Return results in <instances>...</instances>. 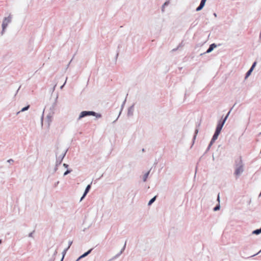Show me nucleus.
<instances>
[{
  "instance_id": "obj_21",
  "label": "nucleus",
  "mask_w": 261,
  "mask_h": 261,
  "mask_svg": "<svg viewBox=\"0 0 261 261\" xmlns=\"http://www.w3.org/2000/svg\"><path fill=\"white\" fill-rule=\"evenodd\" d=\"M70 172V170H67L64 173V175H67V174L69 173Z\"/></svg>"
},
{
  "instance_id": "obj_18",
  "label": "nucleus",
  "mask_w": 261,
  "mask_h": 261,
  "mask_svg": "<svg viewBox=\"0 0 261 261\" xmlns=\"http://www.w3.org/2000/svg\"><path fill=\"white\" fill-rule=\"evenodd\" d=\"M219 208H220V205L219 204L217 205V206H216L214 208V211H218L219 210Z\"/></svg>"
},
{
  "instance_id": "obj_4",
  "label": "nucleus",
  "mask_w": 261,
  "mask_h": 261,
  "mask_svg": "<svg viewBox=\"0 0 261 261\" xmlns=\"http://www.w3.org/2000/svg\"><path fill=\"white\" fill-rule=\"evenodd\" d=\"M206 0H201L200 5L197 8L196 11H199L201 10L205 5Z\"/></svg>"
},
{
  "instance_id": "obj_19",
  "label": "nucleus",
  "mask_w": 261,
  "mask_h": 261,
  "mask_svg": "<svg viewBox=\"0 0 261 261\" xmlns=\"http://www.w3.org/2000/svg\"><path fill=\"white\" fill-rule=\"evenodd\" d=\"M29 106H28L27 107L22 108V110H21V111L23 112V111H24L25 110H27L29 109Z\"/></svg>"
},
{
  "instance_id": "obj_24",
  "label": "nucleus",
  "mask_w": 261,
  "mask_h": 261,
  "mask_svg": "<svg viewBox=\"0 0 261 261\" xmlns=\"http://www.w3.org/2000/svg\"><path fill=\"white\" fill-rule=\"evenodd\" d=\"M64 166H65V167H68V165L65 164H64Z\"/></svg>"
},
{
  "instance_id": "obj_15",
  "label": "nucleus",
  "mask_w": 261,
  "mask_h": 261,
  "mask_svg": "<svg viewBox=\"0 0 261 261\" xmlns=\"http://www.w3.org/2000/svg\"><path fill=\"white\" fill-rule=\"evenodd\" d=\"M156 196H154L153 198H152L148 202V205H151L155 200Z\"/></svg>"
},
{
  "instance_id": "obj_5",
  "label": "nucleus",
  "mask_w": 261,
  "mask_h": 261,
  "mask_svg": "<svg viewBox=\"0 0 261 261\" xmlns=\"http://www.w3.org/2000/svg\"><path fill=\"white\" fill-rule=\"evenodd\" d=\"M256 62H255L253 64V65H252V66H251V68H250V69L249 70V71L247 72V73H246V78H247V77H248V76L250 75L251 73L252 72V71H253V70L254 68L255 67V65H256Z\"/></svg>"
},
{
  "instance_id": "obj_17",
  "label": "nucleus",
  "mask_w": 261,
  "mask_h": 261,
  "mask_svg": "<svg viewBox=\"0 0 261 261\" xmlns=\"http://www.w3.org/2000/svg\"><path fill=\"white\" fill-rule=\"evenodd\" d=\"M34 232H35V230H33L32 232H30L28 235L29 237L33 238H34L33 234Z\"/></svg>"
},
{
  "instance_id": "obj_26",
  "label": "nucleus",
  "mask_w": 261,
  "mask_h": 261,
  "mask_svg": "<svg viewBox=\"0 0 261 261\" xmlns=\"http://www.w3.org/2000/svg\"><path fill=\"white\" fill-rule=\"evenodd\" d=\"M2 243V240L0 239V244Z\"/></svg>"
},
{
  "instance_id": "obj_23",
  "label": "nucleus",
  "mask_w": 261,
  "mask_h": 261,
  "mask_svg": "<svg viewBox=\"0 0 261 261\" xmlns=\"http://www.w3.org/2000/svg\"><path fill=\"white\" fill-rule=\"evenodd\" d=\"M8 162H9V163H10V162H13V160L10 159V160H9L8 161Z\"/></svg>"
},
{
  "instance_id": "obj_7",
  "label": "nucleus",
  "mask_w": 261,
  "mask_h": 261,
  "mask_svg": "<svg viewBox=\"0 0 261 261\" xmlns=\"http://www.w3.org/2000/svg\"><path fill=\"white\" fill-rule=\"evenodd\" d=\"M243 171V167L240 166L237 168L235 171V174L237 175H239L241 173H242Z\"/></svg>"
},
{
  "instance_id": "obj_1",
  "label": "nucleus",
  "mask_w": 261,
  "mask_h": 261,
  "mask_svg": "<svg viewBox=\"0 0 261 261\" xmlns=\"http://www.w3.org/2000/svg\"><path fill=\"white\" fill-rule=\"evenodd\" d=\"M228 116V113H227V114L225 116V118L222 121H220L219 122V123L217 125L216 132L213 137L212 141H214L218 138V137L221 132L222 126H223V125Z\"/></svg>"
},
{
  "instance_id": "obj_25",
  "label": "nucleus",
  "mask_w": 261,
  "mask_h": 261,
  "mask_svg": "<svg viewBox=\"0 0 261 261\" xmlns=\"http://www.w3.org/2000/svg\"><path fill=\"white\" fill-rule=\"evenodd\" d=\"M217 200H218V201H219V195H218Z\"/></svg>"
},
{
  "instance_id": "obj_14",
  "label": "nucleus",
  "mask_w": 261,
  "mask_h": 261,
  "mask_svg": "<svg viewBox=\"0 0 261 261\" xmlns=\"http://www.w3.org/2000/svg\"><path fill=\"white\" fill-rule=\"evenodd\" d=\"M125 245H126V243H125L123 248L121 249V250L120 251V252H119V253H118V254H117L115 256V257H118L122 252L125 249Z\"/></svg>"
},
{
  "instance_id": "obj_6",
  "label": "nucleus",
  "mask_w": 261,
  "mask_h": 261,
  "mask_svg": "<svg viewBox=\"0 0 261 261\" xmlns=\"http://www.w3.org/2000/svg\"><path fill=\"white\" fill-rule=\"evenodd\" d=\"M256 62H255L253 64V65H252V66H251V68H250V69L249 70V71L247 72V73H246V78H247V77H248V76L250 75L251 73L252 72V71H253V70L254 68L255 67V65H256Z\"/></svg>"
},
{
  "instance_id": "obj_13",
  "label": "nucleus",
  "mask_w": 261,
  "mask_h": 261,
  "mask_svg": "<svg viewBox=\"0 0 261 261\" xmlns=\"http://www.w3.org/2000/svg\"><path fill=\"white\" fill-rule=\"evenodd\" d=\"M125 245H126V243H125L123 248L121 249V250L120 251V252H119V253H118V254H117L115 256V257H118L122 252L125 249Z\"/></svg>"
},
{
  "instance_id": "obj_2",
  "label": "nucleus",
  "mask_w": 261,
  "mask_h": 261,
  "mask_svg": "<svg viewBox=\"0 0 261 261\" xmlns=\"http://www.w3.org/2000/svg\"><path fill=\"white\" fill-rule=\"evenodd\" d=\"M90 115L96 116L97 118H100L101 116L100 114H97L93 111H83L80 114L79 119Z\"/></svg>"
},
{
  "instance_id": "obj_11",
  "label": "nucleus",
  "mask_w": 261,
  "mask_h": 261,
  "mask_svg": "<svg viewBox=\"0 0 261 261\" xmlns=\"http://www.w3.org/2000/svg\"><path fill=\"white\" fill-rule=\"evenodd\" d=\"M261 233V228L252 231V234L258 235Z\"/></svg>"
},
{
  "instance_id": "obj_10",
  "label": "nucleus",
  "mask_w": 261,
  "mask_h": 261,
  "mask_svg": "<svg viewBox=\"0 0 261 261\" xmlns=\"http://www.w3.org/2000/svg\"><path fill=\"white\" fill-rule=\"evenodd\" d=\"M216 47V45L215 44H211L210 46V47L208 48V49L206 51V53H210L211 52L214 48H215Z\"/></svg>"
},
{
  "instance_id": "obj_12",
  "label": "nucleus",
  "mask_w": 261,
  "mask_h": 261,
  "mask_svg": "<svg viewBox=\"0 0 261 261\" xmlns=\"http://www.w3.org/2000/svg\"><path fill=\"white\" fill-rule=\"evenodd\" d=\"M69 249L68 248H66V249H65L62 252V258L61 260V261H62L64 257V256L65 255L66 253V252Z\"/></svg>"
},
{
  "instance_id": "obj_22",
  "label": "nucleus",
  "mask_w": 261,
  "mask_h": 261,
  "mask_svg": "<svg viewBox=\"0 0 261 261\" xmlns=\"http://www.w3.org/2000/svg\"><path fill=\"white\" fill-rule=\"evenodd\" d=\"M149 174V172L147 173L145 176V177H144V180L145 181L146 180V178H147V176H148V174Z\"/></svg>"
},
{
  "instance_id": "obj_8",
  "label": "nucleus",
  "mask_w": 261,
  "mask_h": 261,
  "mask_svg": "<svg viewBox=\"0 0 261 261\" xmlns=\"http://www.w3.org/2000/svg\"><path fill=\"white\" fill-rule=\"evenodd\" d=\"M92 250V249H91L90 250H89L88 251H87L86 252L84 253L83 255H82L81 256H80L76 261H78L80 259H81L83 257H86V256H87L88 254H89L90 253V252H91V251Z\"/></svg>"
},
{
  "instance_id": "obj_16",
  "label": "nucleus",
  "mask_w": 261,
  "mask_h": 261,
  "mask_svg": "<svg viewBox=\"0 0 261 261\" xmlns=\"http://www.w3.org/2000/svg\"><path fill=\"white\" fill-rule=\"evenodd\" d=\"M57 250L56 249V250H54V253H53V258H51V260L52 261H54V259H55V257H54V256L56 255V254H57Z\"/></svg>"
},
{
  "instance_id": "obj_3",
  "label": "nucleus",
  "mask_w": 261,
  "mask_h": 261,
  "mask_svg": "<svg viewBox=\"0 0 261 261\" xmlns=\"http://www.w3.org/2000/svg\"><path fill=\"white\" fill-rule=\"evenodd\" d=\"M11 18L10 16L5 18L2 24L3 31H4L5 29L7 27L8 23L11 21Z\"/></svg>"
},
{
  "instance_id": "obj_9",
  "label": "nucleus",
  "mask_w": 261,
  "mask_h": 261,
  "mask_svg": "<svg viewBox=\"0 0 261 261\" xmlns=\"http://www.w3.org/2000/svg\"><path fill=\"white\" fill-rule=\"evenodd\" d=\"M90 188H91L90 185H88L86 188V190H85V191L84 192L83 196H82V197L81 199V200H82L83 199V198L86 195V194L88 193V192H89Z\"/></svg>"
},
{
  "instance_id": "obj_20",
  "label": "nucleus",
  "mask_w": 261,
  "mask_h": 261,
  "mask_svg": "<svg viewBox=\"0 0 261 261\" xmlns=\"http://www.w3.org/2000/svg\"><path fill=\"white\" fill-rule=\"evenodd\" d=\"M72 241H69L68 242V246L67 247L68 249L70 248V247L72 245Z\"/></svg>"
}]
</instances>
